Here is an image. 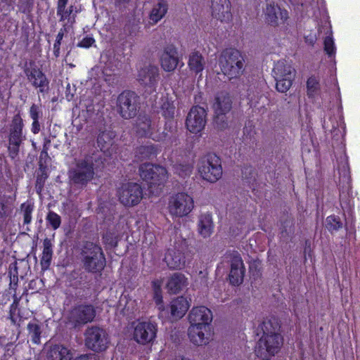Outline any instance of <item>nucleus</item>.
<instances>
[{
	"mask_svg": "<svg viewBox=\"0 0 360 360\" xmlns=\"http://www.w3.org/2000/svg\"><path fill=\"white\" fill-rule=\"evenodd\" d=\"M162 285V279H155L152 281V287L153 289V292H160L161 290V286Z\"/></svg>",
	"mask_w": 360,
	"mask_h": 360,
	"instance_id": "3c124183",
	"label": "nucleus"
},
{
	"mask_svg": "<svg viewBox=\"0 0 360 360\" xmlns=\"http://www.w3.org/2000/svg\"><path fill=\"white\" fill-rule=\"evenodd\" d=\"M276 89L282 93L289 90L295 77V70L285 60L277 61L273 68Z\"/></svg>",
	"mask_w": 360,
	"mask_h": 360,
	"instance_id": "423d86ee",
	"label": "nucleus"
},
{
	"mask_svg": "<svg viewBox=\"0 0 360 360\" xmlns=\"http://www.w3.org/2000/svg\"><path fill=\"white\" fill-rule=\"evenodd\" d=\"M49 357L51 360H71L72 354L68 347L62 345H56L51 348Z\"/></svg>",
	"mask_w": 360,
	"mask_h": 360,
	"instance_id": "473e14b6",
	"label": "nucleus"
},
{
	"mask_svg": "<svg viewBox=\"0 0 360 360\" xmlns=\"http://www.w3.org/2000/svg\"><path fill=\"white\" fill-rule=\"evenodd\" d=\"M307 95L314 98L319 94L320 87L317 79L314 77H309L307 82Z\"/></svg>",
	"mask_w": 360,
	"mask_h": 360,
	"instance_id": "58836bf2",
	"label": "nucleus"
},
{
	"mask_svg": "<svg viewBox=\"0 0 360 360\" xmlns=\"http://www.w3.org/2000/svg\"><path fill=\"white\" fill-rule=\"evenodd\" d=\"M212 15L221 22H229L232 18L229 0H211Z\"/></svg>",
	"mask_w": 360,
	"mask_h": 360,
	"instance_id": "6ab92c4d",
	"label": "nucleus"
},
{
	"mask_svg": "<svg viewBox=\"0 0 360 360\" xmlns=\"http://www.w3.org/2000/svg\"><path fill=\"white\" fill-rule=\"evenodd\" d=\"M31 131L34 134H37L39 132L40 124L39 120L32 121Z\"/></svg>",
	"mask_w": 360,
	"mask_h": 360,
	"instance_id": "5fc2aeb1",
	"label": "nucleus"
},
{
	"mask_svg": "<svg viewBox=\"0 0 360 360\" xmlns=\"http://www.w3.org/2000/svg\"><path fill=\"white\" fill-rule=\"evenodd\" d=\"M263 335L255 347V354L263 360H269L278 352L283 338L279 333L280 326L275 319H266L262 325Z\"/></svg>",
	"mask_w": 360,
	"mask_h": 360,
	"instance_id": "f257e3e1",
	"label": "nucleus"
},
{
	"mask_svg": "<svg viewBox=\"0 0 360 360\" xmlns=\"http://www.w3.org/2000/svg\"><path fill=\"white\" fill-rule=\"evenodd\" d=\"M324 50L329 57L335 54L336 48L331 33L324 39Z\"/></svg>",
	"mask_w": 360,
	"mask_h": 360,
	"instance_id": "c03bdc74",
	"label": "nucleus"
},
{
	"mask_svg": "<svg viewBox=\"0 0 360 360\" xmlns=\"http://www.w3.org/2000/svg\"><path fill=\"white\" fill-rule=\"evenodd\" d=\"M158 122L155 120H151L148 115H141L136 120L134 131L140 137H148L160 141L163 136L158 133Z\"/></svg>",
	"mask_w": 360,
	"mask_h": 360,
	"instance_id": "9b49d317",
	"label": "nucleus"
},
{
	"mask_svg": "<svg viewBox=\"0 0 360 360\" xmlns=\"http://www.w3.org/2000/svg\"><path fill=\"white\" fill-rule=\"evenodd\" d=\"M74 360H98L97 355L94 354L81 355Z\"/></svg>",
	"mask_w": 360,
	"mask_h": 360,
	"instance_id": "603ef678",
	"label": "nucleus"
},
{
	"mask_svg": "<svg viewBox=\"0 0 360 360\" xmlns=\"http://www.w3.org/2000/svg\"><path fill=\"white\" fill-rule=\"evenodd\" d=\"M161 109L165 118H173L175 114V105L174 101L168 97L162 98Z\"/></svg>",
	"mask_w": 360,
	"mask_h": 360,
	"instance_id": "c9c22d12",
	"label": "nucleus"
},
{
	"mask_svg": "<svg viewBox=\"0 0 360 360\" xmlns=\"http://www.w3.org/2000/svg\"><path fill=\"white\" fill-rule=\"evenodd\" d=\"M188 320L190 326H211L212 313L204 306L194 307L188 314Z\"/></svg>",
	"mask_w": 360,
	"mask_h": 360,
	"instance_id": "a211bd4d",
	"label": "nucleus"
},
{
	"mask_svg": "<svg viewBox=\"0 0 360 360\" xmlns=\"http://www.w3.org/2000/svg\"><path fill=\"white\" fill-rule=\"evenodd\" d=\"M207 113L205 110L200 106H194L188 114L186 118V127L193 134L200 133L206 124Z\"/></svg>",
	"mask_w": 360,
	"mask_h": 360,
	"instance_id": "dca6fc26",
	"label": "nucleus"
},
{
	"mask_svg": "<svg viewBox=\"0 0 360 360\" xmlns=\"http://www.w3.org/2000/svg\"><path fill=\"white\" fill-rule=\"evenodd\" d=\"M190 307V301L184 297H179L171 302L170 312L174 319L183 317Z\"/></svg>",
	"mask_w": 360,
	"mask_h": 360,
	"instance_id": "a878e982",
	"label": "nucleus"
},
{
	"mask_svg": "<svg viewBox=\"0 0 360 360\" xmlns=\"http://www.w3.org/2000/svg\"><path fill=\"white\" fill-rule=\"evenodd\" d=\"M21 212L23 216V223L29 224L32 221V214L34 210V205L31 202L27 201L21 205Z\"/></svg>",
	"mask_w": 360,
	"mask_h": 360,
	"instance_id": "4c0bfd02",
	"label": "nucleus"
},
{
	"mask_svg": "<svg viewBox=\"0 0 360 360\" xmlns=\"http://www.w3.org/2000/svg\"><path fill=\"white\" fill-rule=\"evenodd\" d=\"M231 101L229 95L226 93L219 94L213 104V108L217 117L216 122H218L219 120L223 121V117L220 119V116L228 112L231 110Z\"/></svg>",
	"mask_w": 360,
	"mask_h": 360,
	"instance_id": "b1692460",
	"label": "nucleus"
},
{
	"mask_svg": "<svg viewBox=\"0 0 360 360\" xmlns=\"http://www.w3.org/2000/svg\"><path fill=\"white\" fill-rule=\"evenodd\" d=\"M154 301L156 304V306L159 311H162L165 309L163 300H162V291L160 292H155L153 295Z\"/></svg>",
	"mask_w": 360,
	"mask_h": 360,
	"instance_id": "de8ad7c7",
	"label": "nucleus"
},
{
	"mask_svg": "<svg viewBox=\"0 0 360 360\" xmlns=\"http://www.w3.org/2000/svg\"><path fill=\"white\" fill-rule=\"evenodd\" d=\"M194 208L191 195L184 192L172 195L168 202V212L173 217L181 218L188 215Z\"/></svg>",
	"mask_w": 360,
	"mask_h": 360,
	"instance_id": "7ed1b4c3",
	"label": "nucleus"
},
{
	"mask_svg": "<svg viewBox=\"0 0 360 360\" xmlns=\"http://www.w3.org/2000/svg\"><path fill=\"white\" fill-rule=\"evenodd\" d=\"M244 63L241 53L233 49L224 50L219 58L221 71L229 79L238 78L243 75Z\"/></svg>",
	"mask_w": 360,
	"mask_h": 360,
	"instance_id": "f03ea898",
	"label": "nucleus"
},
{
	"mask_svg": "<svg viewBox=\"0 0 360 360\" xmlns=\"http://www.w3.org/2000/svg\"><path fill=\"white\" fill-rule=\"evenodd\" d=\"M178 62L176 48L174 45L167 46L160 58L162 68L167 72L173 71L176 68Z\"/></svg>",
	"mask_w": 360,
	"mask_h": 360,
	"instance_id": "4be33fe9",
	"label": "nucleus"
},
{
	"mask_svg": "<svg viewBox=\"0 0 360 360\" xmlns=\"http://www.w3.org/2000/svg\"><path fill=\"white\" fill-rule=\"evenodd\" d=\"M74 6H70L68 8H63L60 11H57V15L60 17V21L64 22V30L71 27L75 22L76 13Z\"/></svg>",
	"mask_w": 360,
	"mask_h": 360,
	"instance_id": "7c9ffc66",
	"label": "nucleus"
},
{
	"mask_svg": "<svg viewBox=\"0 0 360 360\" xmlns=\"http://www.w3.org/2000/svg\"><path fill=\"white\" fill-rule=\"evenodd\" d=\"M288 12L281 10L275 4H268L265 10V18L269 24L278 25L283 23L288 18Z\"/></svg>",
	"mask_w": 360,
	"mask_h": 360,
	"instance_id": "5701e85b",
	"label": "nucleus"
},
{
	"mask_svg": "<svg viewBox=\"0 0 360 360\" xmlns=\"http://www.w3.org/2000/svg\"><path fill=\"white\" fill-rule=\"evenodd\" d=\"M326 226L330 231H338L342 227V223L339 217L331 215L326 218Z\"/></svg>",
	"mask_w": 360,
	"mask_h": 360,
	"instance_id": "37998d69",
	"label": "nucleus"
},
{
	"mask_svg": "<svg viewBox=\"0 0 360 360\" xmlns=\"http://www.w3.org/2000/svg\"><path fill=\"white\" fill-rule=\"evenodd\" d=\"M174 168V172L182 178L189 176L193 170V166L188 163L178 164Z\"/></svg>",
	"mask_w": 360,
	"mask_h": 360,
	"instance_id": "a19ab883",
	"label": "nucleus"
},
{
	"mask_svg": "<svg viewBox=\"0 0 360 360\" xmlns=\"http://www.w3.org/2000/svg\"><path fill=\"white\" fill-rule=\"evenodd\" d=\"M117 110L125 119H129L136 115L138 109V97L131 91H123L117 99Z\"/></svg>",
	"mask_w": 360,
	"mask_h": 360,
	"instance_id": "ddd939ff",
	"label": "nucleus"
},
{
	"mask_svg": "<svg viewBox=\"0 0 360 360\" xmlns=\"http://www.w3.org/2000/svg\"><path fill=\"white\" fill-rule=\"evenodd\" d=\"M53 245L50 239L46 238L43 242V252L41 258V266L43 270H46L52 259Z\"/></svg>",
	"mask_w": 360,
	"mask_h": 360,
	"instance_id": "72a5a7b5",
	"label": "nucleus"
},
{
	"mask_svg": "<svg viewBox=\"0 0 360 360\" xmlns=\"http://www.w3.org/2000/svg\"><path fill=\"white\" fill-rule=\"evenodd\" d=\"M143 197V191L141 186L136 183H127L123 184L119 191V199L125 206L137 205Z\"/></svg>",
	"mask_w": 360,
	"mask_h": 360,
	"instance_id": "4468645a",
	"label": "nucleus"
},
{
	"mask_svg": "<svg viewBox=\"0 0 360 360\" xmlns=\"http://www.w3.org/2000/svg\"><path fill=\"white\" fill-rule=\"evenodd\" d=\"M13 212V207L0 197V223H2Z\"/></svg>",
	"mask_w": 360,
	"mask_h": 360,
	"instance_id": "79ce46f5",
	"label": "nucleus"
},
{
	"mask_svg": "<svg viewBox=\"0 0 360 360\" xmlns=\"http://www.w3.org/2000/svg\"><path fill=\"white\" fill-rule=\"evenodd\" d=\"M83 262L86 269L96 272L102 270L105 264V259L102 249L93 243H86L83 250Z\"/></svg>",
	"mask_w": 360,
	"mask_h": 360,
	"instance_id": "0eeeda50",
	"label": "nucleus"
},
{
	"mask_svg": "<svg viewBox=\"0 0 360 360\" xmlns=\"http://www.w3.org/2000/svg\"><path fill=\"white\" fill-rule=\"evenodd\" d=\"M96 316L95 309L91 305H79L70 314L69 323L74 328L79 327L91 322Z\"/></svg>",
	"mask_w": 360,
	"mask_h": 360,
	"instance_id": "2eb2a0df",
	"label": "nucleus"
},
{
	"mask_svg": "<svg viewBox=\"0 0 360 360\" xmlns=\"http://www.w3.org/2000/svg\"><path fill=\"white\" fill-rule=\"evenodd\" d=\"M198 171L202 179L210 183L217 181L222 176L219 158L214 155H207L200 160Z\"/></svg>",
	"mask_w": 360,
	"mask_h": 360,
	"instance_id": "39448f33",
	"label": "nucleus"
},
{
	"mask_svg": "<svg viewBox=\"0 0 360 360\" xmlns=\"http://www.w3.org/2000/svg\"><path fill=\"white\" fill-rule=\"evenodd\" d=\"M214 224L212 215L208 213H202L198 217V232L202 238H209L213 232Z\"/></svg>",
	"mask_w": 360,
	"mask_h": 360,
	"instance_id": "cd10ccee",
	"label": "nucleus"
},
{
	"mask_svg": "<svg viewBox=\"0 0 360 360\" xmlns=\"http://www.w3.org/2000/svg\"><path fill=\"white\" fill-rule=\"evenodd\" d=\"M157 332L156 323L150 321H139L134 327L133 338L137 343L145 345L153 342Z\"/></svg>",
	"mask_w": 360,
	"mask_h": 360,
	"instance_id": "9d476101",
	"label": "nucleus"
},
{
	"mask_svg": "<svg viewBox=\"0 0 360 360\" xmlns=\"http://www.w3.org/2000/svg\"><path fill=\"white\" fill-rule=\"evenodd\" d=\"M244 274L245 266L242 258L238 254L234 255L231 261L230 283L233 285H240L243 281Z\"/></svg>",
	"mask_w": 360,
	"mask_h": 360,
	"instance_id": "412c9836",
	"label": "nucleus"
},
{
	"mask_svg": "<svg viewBox=\"0 0 360 360\" xmlns=\"http://www.w3.org/2000/svg\"><path fill=\"white\" fill-rule=\"evenodd\" d=\"M46 221L53 230L58 229L61 224L60 217L54 212H49L46 216Z\"/></svg>",
	"mask_w": 360,
	"mask_h": 360,
	"instance_id": "a18cd8bd",
	"label": "nucleus"
},
{
	"mask_svg": "<svg viewBox=\"0 0 360 360\" xmlns=\"http://www.w3.org/2000/svg\"><path fill=\"white\" fill-rule=\"evenodd\" d=\"M158 77V69L156 66L148 65L140 70L138 79L149 92L155 91V86Z\"/></svg>",
	"mask_w": 360,
	"mask_h": 360,
	"instance_id": "aec40b11",
	"label": "nucleus"
},
{
	"mask_svg": "<svg viewBox=\"0 0 360 360\" xmlns=\"http://www.w3.org/2000/svg\"><path fill=\"white\" fill-rule=\"evenodd\" d=\"M188 335L191 342L198 346H202L207 345L212 340L213 330L212 326H190Z\"/></svg>",
	"mask_w": 360,
	"mask_h": 360,
	"instance_id": "f3484780",
	"label": "nucleus"
},
{
	"mask_svg": "<svg viewBox=\"0 0 360 360\" xmlns=\"http://www.w3.org/2000/svg\"><path fill=\"white\" fill-rule=\"evenodd\" d=\"M112 134L110 132L103 131L101 133L97 139V143L101 150L108 148L112 144Z\"/></svg>",
	"mask_w": 360,
	"mask_h": 360,
	"instance_id": "ea45409f",
	"label": "nucleus"
},
{
	"mask_svg": "<svg viewBox=\"0 0 360 360\" xmlns=\"http://www.w3.org/2000/svg\"><path fill=\"white\" fill-rule=\"evenodd\" d=\"M25 74L28 80L34 87L39 88L41 92L48 86L49 82L46 77L39 68H27L25 70Z\"/></svg>",
	"mask_w": 360,
	"mask_h": 360,
	"instance_id": "393cba45",
	"label": "nucleus"
},
{
	"mask_svg": "<svg viewBox=\"0 0 360 360\" xmlns=\"http://www.w3.org/2000/svg\"><path fill=\"white\" fill-rule=\"evenodd\" d=\"M94 42L95 40L92 37H85L79 43V46L89 48Z\"/></svg>",
	"mask_w": 360,
	"mask_h": 360,
	"instance_id": "8fccbe9b",
	"label": "nucleus"
},
{
	"mask_svg": "<svg viewBox=\"0 0 360 360\" xmlns=\"http://www.w3.org/2000/svg\"><path fill=\"white\" fill-rule=\"evenodd\" d=\"M94 174V165L86 159L77 160L75 166L69 171L70 180L74 184L82 186L92 180Z\"/></svg>",
	"mask_w": 360,
	"mask_h": 360,
	"instance_id": "6e6552de",
	"label": "nucleus"
},
{
	"mask_svg": "<svg viewBox=\"0 0 360 360\" xmlns=\"http://www.w3.org/2000/svg\"><path fill=\"white\" fill-rule=\"evenodd\" d=\"M68 0H58L57 5V11H60L66 8Z\"/></svg>",
	"mask_w": 360,
	"mask_h": 360,
	"instance_id": "6e6d98bb",
	"label": "nucleus"
},
{
	"mask_svg": "<svg viewBox=\"0 0 360 360\" xmlns=\"http://www.w3.org/2000/svg\"><path fill=\"white\" fill-rule=\"evenodd\" d=\"M63 30H60V31L57 34L56 42L53 44L54 54L56 57H58L59 55L60 45L61 40L63 39Z\"/></svg>",
	"mask_w": 360,
	"mask_h": 360,
	"instance_id": "09e8293b",
	"label": "nucleus"
},
{
	"mask_svg": "<svg viewBox=\"0 0 360 360\" xmlns=\"http://www.w3.org/2000/svg\"><path fill=\"white\" fill-rule=\"evenodd\" d=\"M30 115L32 121L39 120L42 116V112L38 105L33 104L30 109Z\"/></svg>",
	"mask_w": 360,
	"mask_h": 360,
	"instance_id": "49530a36",
	"label": "nucleus"
},
{
	"mask_svg": "<svg viewBox=\"0 0 360 360\" xmlns=\"http://www.w3.org/2000/svg\"><path fill=\"white\" fill-rule=\"evenodd\" d=\"M168 10V6L165 1L160 0L153 6L149 18L153 24L158 23L166 15Z\"/></svg>",
	"mask_w": 360,
	"mask_h": 360,
	"instance_id": "2f4dec72",
	"label": "nucleus"
},
{
	"mask_svg": "<svg viewBox=\"0 0 360 360\" xmlns=\"http://www.w3.org/2000/svg\"><path fill=\"white\" fill-rule=\"evenodd\" d=\"M188 283V280L183 274L174 273L168 278L167 288L169 292L176 294L185 288Z\"/></svg>",
	"mask_w": 360,
	"mask_h": 360,
	"instance_id": "bb28decb",
	"label": "nucleus"
},
{
	"mask_svg": "<svg viewBox=\"0 0 360 360\" xmlns=\"http://www.w3.org/2000/svg\"><path fill=\"white\" fill-rule=\"evenodd\" d=\"M249 101H250V104L251 106H252V107H256L257 106V102L255 101L252 98H251V97L249 98Z\"/></svg>",
	"mask_w": 360,
	"mask_h": 360,
	"instance_id": "4d7b16f0",
	"label": "nucleus"
},
{
	"mask_svg": "<svg viewBox=\"0 0 360 360\" xmlns=\"http://www.w3.org/2000/svg\"><path fill=\"white\" fill-rule=\"evenodd\" d=\"M206 65L204 56L198 51H193L189 55L188 65L190 70L195 74L202 72Z\"/></svg>",
	"mask_w": 360,
	"mask_h": 360,
	"instance_id": "c85d7f7f",
	"label": "nucleus"
},
{
	"mask_svg": "<svg viewBox=\"0 0 360 360\" xmlns=\"http://www.w3.org/2000/svg\"><path fill=\"white\" fill-rule=\"evenodd\" d=\"M27 330L31 335L32 340L35 344H39L41 337V329L37 321H33L27 324Z\"/></svg>",
	"mask_w": 360,
	"mask_h": 360,
	"instance_id": "e433bc0d",
	"label": "nucleus"
},
{
	"mask_svg": "<svg viewBox=\"0 0 360 360\" xmlns=\"http://www.w3.org/2000/svg\"><path fill=\"white\" fill-rule=\"evenodd\" d=\"M140 176L146 181L152 193H158L153 187L160 186L166 182L168 175L166 169L159 165L145 163L139 167Z\"/></svg>",
	"mask_w": 360,
	"mask_h": 360,
	"instance_id": "20e7f679",
	"label": "nucleus"
},
{
	"mask_svg": "<svg viewBox=\"0 0 360 360\" xmlns=\"http://www.w3.org/2000/svg\"><path fill=\"white\" fill-rule=\"evenodd\" d=\"M24 127L22 119L20 115L13 117L10 128L8 153L11 158L14 159L18 154L19 147L24 140L22 128Z\"/></svg>",
	"mask_w": 360,
	"mask_h": 360,
	"instance_id": "f8f14e48",
	"label": "nucleus"
},
{
	"mask_svg": "<svg viewBox=\"0 0 360 360\" xmlns=\"http://www.w3.org/2000/svg\"><path fill=\"white\" fill-rule=\"evenodd\" d=\"M103 240L105 243L110 245V246H115L117 244L115 238L108 234H106L103 236Z\"/></svg>",
	"mask_w": 360,
	"mask_h": 360,
	"instance_id": "864d4df0",
	"label": "nucleus"
},
{
	"mask_svg": "<svg viewBox=\"0 0 360 360\" xmlns=\"http://www.w3.org/2000/svg\"><path fill=\"white\" fill-rule=\"evenodd\" d=\"M86 347L95 352H102L107 349L109 340L106 331L99 327L88 328L85 332Z\"/></svg>",
	"mask_w": 360,
	"mask_h": 360,
	"instance_id": "1a4fd4ad",
	"label": "nucleus"
},
{
	"mask_svg": "<svg viewBox=\"0 0 360 360\" xmlns=\"http://www.w3.org/2000/svg\"><path fill=\"white\" fill-rule=\"evenodd\" d=\"M158 148L153 144L141 146L136 150L139 159H149L157 155Z\"/></svg>",
	"mask_w": 360,
	"mask_h": 360,
	"instance_id": "f704fd0d",
	"label": "nucleus"
},
{
	"mask_svg": "<svg viewBox=\"0 0 360 360\" xmlns=\"http://www.w3.org/2000/svg\"><path fill=\"white\" fill-rule=\"evenodd\" d=\"M165 260L170 269H181L185 263L182 253L175 250H169L165 255Z\"/></svg>",
	"mask_w": 360,
	"mask_h": 360,
	"instance_id": "c756f323",
	"label": "nucleus"
}]
</instances>
